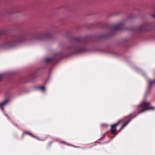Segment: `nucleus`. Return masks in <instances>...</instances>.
<instances>
[{
  "label": "nucleus",
  "mask_w": 155,
  "mask_h": 155,
  "mask_svg": "<svg viewBox=\"0 0 155 155\" xmlns=\"http://www.w3.org/2000/svg\"><path fill=\"white\" fill-rule=\"evenodd\" d=\"M68 145H71V146H73V147H75V146H74L73 145H71V144H68Z\"/></svg>",
  "instance_id": "obj_24"
},
{
  "label": "nucleus",
  "mask_w": 155,
  "mask_h": 155,
  "mask_svg": "<svg viewBox=\"0 0 155 155\" xmlns=\"http://www.w3.org/2000/svg\"><path fill=\"white\" fill-rule=\"evenodd\" d=\"M118 15V14H115V15Z\"/></svg>",
  "instance_id": "obj_32"
},
{
  "label": "nucleus",
  "mask_w": 155,
  "mask_h": 155,
  "mask_svg": "<svg viewBox=\"0 0 155 155\" xmlns=\"http://www.w3.org/2000/svg\"><path fill=\"white\" fill-rule=\"evenodd\" d=\"M109 141H108L107 142H106V143H108V142H109Z\"/></svg>",
  "instance_id": "obj_30"
},
{
  "label": "nucleus",
  "mask_w": 155,
  "mask_h": 155,
  "mask_svg": "<svg viewBox=\"0 0 155 155\" xmlns=\"http://www.w3.org/2000/svg\"><path fill=\"white\" fill-rule=\"evenodd\" d=\"M145 109H143L142 110H139L136 114L133 117L130 118L129 120H130V121L134 118H135L137 115L140 114L143 112L144 111V110H145Z\"/></svg>",
  "instance_id": "obj_8"
},
{
  "label": "nucleus",
  "mask_w": 155,
  "mask_h": 155,
  "mask_svg": "<svg viewBox=\"0 0 155 155\" xmlns=\"http://www.w3.org/2000/svg\"><path fill=\"white\" fill-rule=\"evenodd\" d=\"M9 101V100L8 99H6L3 102H2V103H0V106L1 105H4L5 104H6Z\"/></svg>",
  "instance_id": "obj_13"
},
{
  "label": "nucleus",
  "mask_w": 155,
  "mask_h": 155,
  "mask_svg": "<svg viewBox=\"0 0 155 155\" xmlns=\"http://www.w3.org/2000/svg\"><path fill=\"white\" fill-rule=\"evenodd\" d=\"M28 39L26 35H24L13 41H8L4 43L2 46L4 48L15 47L24 44Z\"/></svg>",
  "instance_id": "obj_2"
},
{
  "label": "nucleus",
  "mask_w": 155,
  "mask_h": 155,
  "mask_svg": "<svg viewBox=\"0 0 155 155\" xmlns=\"http://www.w3.org/2000/svg\"><path fill=\"white\" fill-rule=\"evenodd\" d=\"M4 114L7 117L8 119L9 120H10V117L8 116V115L7 114H6L5 112H4Z\"/></svg>",
  "instance_id": "obj_21"
},
{
  "label": "nucleus",
  "mask_w": 155,
  "mask_h": 155,
  "mask_svg": "<svg viewBox=\"0 0 155 155\" xmlns=\"http://www.w3.org/2000/svg\"><path fill=\"white\" fill-rule=\"evenodd\" d=\"M62 143H65V144H67V143L66 142H65L64 141H62Z\"/></svg>",
  "instance_id": "obj_26"
},
{
  "label": "nucleus",
  "mask_w": 155,
  "mask_h": 155,
  "mask_svg": "<svg viewBox=\"0 0 155 155\" xmlns=\"http://www.w3.org/2000/svg\"><path fill=\"white\" fill-rule=\"evenodd\" d=\"M133 114H134V113H131L129 115H128L127 116L124 117V118L122 119H124V120L126 118H128V117H130L131 116H132Z\"/></svg>",
  "instance_id": "obj_16"
},
{
  "label": "nucleus",
  "mask_w": 155,
  "mask_h": 155,
  "mask_svg": "<svg viewBox=\"0 0 155 155\" xmlns=\"http://www.w3.org/2000/svg\"><path fill=\"white\" fill-rule=\"evenodd\" d=\"M35 137L38 140H41V141H44L45 140V139H42L41 138H39L37 137Z\"/></svg>",
  "instance_id": "obj_19"
},
{
  "label": "nucleus",
  "mask_w": 155,
  "mask_h": 155,
  "mask_svg": "<svg viewBox=\"0 0 155 155\" xmlns=\"http://www.w3.org/2000/svg\"><path fill=\"white\" fill-rule=\"evenodd\" d=\"M104 125H105L106 126V127H107L108 126V125H107V124H102L101 126H103Z\"/></svg>",
  "instance_id": "obj_23"
},
{
  "label": "nucleus",
  "mask_w": 155,
  "mask_h": 155,
  "mask_svg": "<svg viewBox=\"0 0 155 155\" xmlns=\"http://www.w3.org/2000/svg\"><path fill=\"white\" fill-rule=\"evenodd\" d=\"M53 38L52 35L50 33H46L45 34H42L36 35L34 38L38 40H43L49 39Z\"/></svg>",
  "instance_id": "obj_4"
},
{
  "label": "nucleus",
  "mask_w": 155,
  "mask_h": 155,
  "mask_svg": "<svg viewBox=\"0 0 155 155\" xmlns=\"http://www.w3.org/2000/svg\"><path fill=\"white\" fill-rule=\"evenodd\" d=\"M3 105L2 106V105H1L0 106H1V109L2 110H3L4 112V108H3Z\"/></svg>",
  "instance_id": "obj_22"
},
{
  "label": "nucleus",
  "mask_w": 155,
  "mask_h": 155,
  "mask_svg": "<svg viewBox=\"0 0 155 155\" xmlns=\"http://www.w3.org/2000/svg\"><path fill=\"white\" fill-rule=\"evenodd\" d=\"M130 120H129L127 121L126 122H124L121 128H123L124 127L126 126L130 122Z\"/></svg>",
  "instance_id": "obj_14"
},
{
  "label": "nucleus",
  "mask_w": 155,
  "mask_h": 155,
  "mask_svg": "<svg viewBox=\"0 0 155 155\" xmlns=\"http://www.w3.org/2000/svg\"><path fill=\"white\" fill-rule=\"evenodd\" d=\"M126 22V21L124 20L120 21L117 24L112 25L111 26L110 29V33L107 34H104L101 36H97V38L99 39L102 38H106L109 36L114 35L117 31L122 29L124 25Z\"/></svg>",
  "instance_id": "obj_3"
},
{
  "label": "nucleus",
  "mask_w": 155,
  "mask_h": 155,
  "mask_svg": "<svg viewBox=\"0 0 155 155\" xmlns=\"http://www.w3.org/2000/svg\"><path fill=\"white\" fill-rule=\"evenodd\" d=\"M149 29L148 28V25L146 24H144L140 26L136 30V31H146Z\"/></svg>",
  "instance_id": "obj_7"
},
{
  "label": "nucleus",
  "mask_w": 155,
  "mask_h": 155,
  "mask_svg": "<svg viewBox=\"0 0 155 155\" xmlns=\"http://www.w3.org/2000/svg\"><path fill=\"white\" fill-rule=\"evenodd\" d=\"M13 124L14 126H18V125L16 124Z\"/></svg>",
  "instance_id": "obj_28"
},
{
  "label": "nucleus",
  "mask_w": 155,
  "mask_h": 155,
  "mask_svg": "<svg viewBox=\"0 0 155 155\" xmlns=\"http://www.w3.org/2000/svg\"><path fill=\"white\" fill-rule=\"evenodd\" d=\"M135 68V70H136L138 72L140 73V71H141L140 70V69H139L138 68H136V67H135V68Z\"/></svg>",
  "instance_id": "obj_18"
},
{
  "label": "nucleus",
  "mask_w": 155,
  "mask_h": 155,
  "mask_svg": "<svg viewBox=\"0 0 155 155\" xmlns=\"http://www.w3.org/2000/svg\"><path fill=\"white\" fill-rule=\"evenodd\" d=\"M75 147H77V148H79L80 147H79V146H75Z\"/></svg>",
  "instance_id": "obj_29"
},
{
  "label": "nucleus",
  "mask_w": 155,
  "mask_h": 155,
  "mask_svg": "<svg viewBox=\"0 0 155 155\" xmlns=\"http://www.w3.org/2000/svg\"><path fill=\"white\" fill-rule=\"evenodd\" d=\"M54 59V57H49L45 58L44 59L45 60V62L48 63Z\"/></svg>",
  "instance_id": "obj_9"
},
{
  "label": "nucleus",
  "mask_w": 155,
  "mask_h": 155,
  "mask_svg": "<svg viewBox=\"0 0 155 155\" xmlns=\"http://www.w3.org/2000/svg\"><path fill=\"white\" fill-rule=\"evenodd\" d=\"M124 120V119H122V120H121L118 121L117 123H116V124H112L111 125V127H115L117 126L120 122H121L122 121H123Z\"/></svg>",
  "instance_id": "obj_12"
},
{
  "label": "nucleus",
  "mask_w": 155,
  "mask_h": 155,
  "mask_svg": "<svg viewBox=\"0 0 155 155\" xmlns=\"http://www.w3.org/2000/svg\"><path fill=\"white\" fill-rule=\"evenodd\" d=\"M107 133V132L106 133L104 134L102 136V137L99 139V140H103V139L105 137V135Z\"/></svg>",
  "instance_id": "obj_17"
},
{
  "label": "nucleus",
  "mask_w": 155,
  "mask_h": 155,
  "mask_svg": "<svg viewBox=\"0 0 155 155\" xmlns=\"http://www.w3.org/2000/svg\"><path fill=\"white\" fill-rule=\"evenodd\" d=\"M24 134H29L30 135H31V136L33 137H36V136H34L31 133H29V132H25L24 133V134H22V137H23V135H24Z\"/></svg>",
  "instance_id": "obj_15"
},
{
  "label": "nucleus",
  "mask_w": 155,
  "mask_h": 155,
  "mask_svg": "<svg viewBox=\"0 0 155 155\" xmlns=\"http://www.w3.org/2000/svg\"><path fill=\"white\" fill-rule=\"evenodd\" d=\"M37 89L42 91L43 92H45V86L38 87H37Z\"/></svg>",
  "instance_id": "obj_10"
},
{
  "label": "nucleus",
  "mask_w": 155,
  "mask_h": 155,
  "mask_svg": "<svg viewBox=\"0 0 155 155\" xmlns=\"http://www.w3.org/2000/svg\"><path fill=\"white\" fill-rule=\"evenodd\" d=\"M84 38L79 37L71 38V42L67 48L68 53L72 54L84 51L86 45L82 44Z\"/></svg>",
  "instance_id": "obj_1"
},
{
  "label": "nucleus",
  "mask_w": 155,
  "mask_h": 155,
  "mask_svg": "<svg viewBox=\"0 0 155 155\" xmlns=\"http://www.w3.org/2000/svg\"><path fill=\"white\" fill-rule=\"evenodd\" d=\"M141 73L142 74L147 78V80L149 82V84L147 88V92L148 93L149 90L152 87L155 86V79L153 80H151L149 79L148 78H147V75L145 73L142 72Z\"/></svg>",
  "instance_id": "obj_6"
},
{
  "label": "nucleus",
  "mask_w": 155,
  "mask_h": 155,
  "mask_svg": "<svg viewBox=\"0 0 155 155\" xmlns=\"http://www.w3.org/2000/svg\"><path fill=\"white\" fill-rule=\"evenodd\" d=\"M122 128V126L121 127L120 129L119 130V132H120V130L122 129V128Z\"/></svg>",
  "instance_id": "obj_25"
},
{
  "label": "nucleus",
  "mask_w": 155,
  "mask_h": 155,
  "mask_svg": "<svg viewBox=\"0 0 155 155\" xmlns=\"http://www.w3.org/2000/svg\"><path fill=\"white\" fill-rule=\"evenodd\" d=\"M110 130L111 131V133L112 134H114L116 133L117 130L115 127H111Z\"/></svg>",
  "instance_id": "obj_11"
},
{
  "label": "nucleus",
  "mask_w": 155,
  "mask_h": 155,
  "mask_svg": "<svg viewBox=\"0 0 155 155\" xmlns=\"http://www.w3.org/2000/svg\"><path fill=\"white\" fill-rule=\"evenodd\" d=\"M152 17L153 18H155V14L153 15Z\"/></svg>",
  "instance_id": "obj_27"
},
{
  "label": "nucleus",
  "mask_w": 155,
  "mask_h": 155,
  "mask_svg": "<svg viewBox=\"0 0 155 155\" xmlns=\"http://www.w3.org/2000/svg\"><path fill=\"white\" fill-rule=\"evenodd\" d=\"M4 74H0V80L4 76Z\"/></svg>",
  "instance_id": "obj_20"
},
{
  "label": "nucleus",
  "mask_w": 155,
  "mask_h": 155,
  "mask_svg": "<svg viewBox=\"0 0 155 155\" xmlns=\"http://www.w3.org/2000/svg\"><path fill=\"white\" fill-rule=\"evenodd\" d=\"M150 104L149 102H146L145 101H143L140 105L137 107V110L138 111L143 109H145L144 111L149 110L153 109V107L147 108Z\"/></svg>",
  "instance_id": "obj_5"
},
{
  "label": "nucleus",
  "mask_w": 155,
  "mask_h": 155,
  "mask_svg": "<svg viewBox=\"0 0 155 155\" xmlns=\"http://www.w3.org/2000/svg\"><path fill=\"white\" fill-rule=\"evenodd\" d=\"M131 30H134V29H133V28H131Z\"/></svg>",
  "instance_id": "obj_31"
}]
</instances>
